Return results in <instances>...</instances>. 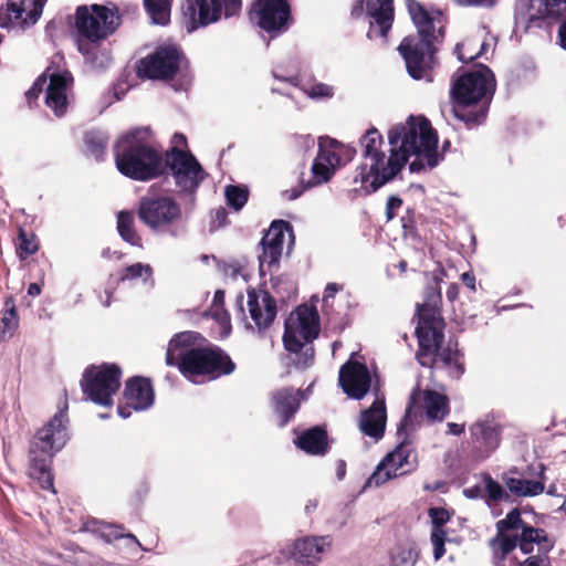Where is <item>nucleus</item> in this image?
<instances>
[{"label":"nucleus","mask_w":566,"mask_h":566,"mask_svg":"<svg viewBox=\"0 0 566 566\" xmlns=\"http://www.w3.org/2000/svg\"><path fill=\"white\" fill-rule=\"evenodd\" d=\"M415 318L418 363L430 369H446L451 378L459 379L465 371L463 354L458 348V340L450 338L444 344L447 324L442 316V295L438 276H434L432 284L424 289L423 301L416 305Z\"/></svg>","instance_id":"nucleus-1"},{"label":"nucleus","mask_w":566,"mask_h":566,"mask_svg":"<svg viewBox=\"0 0 566 566\" xmlns=\"http://www.w3.org/2000/svg\"><path fill=\"white\" fill-rule=\"evenodd\" d=\"M406 6L417 33L405 36L397 50L410 77L432 82L440 65L438 52L446 36V19L441 11L430 12L417 0H406Z\"/></svg>","instance_id":"nucleus-2"},{"label":"nucleus","mask_w":566,"mask_h":566,"mask_svg":"<svg viewBox=\"0 0 566 566\" xmlns=\"http://www.w3.org/2000/svg\"><path fill=\"white\" fill-rule=\"evenodd\" d=\"M67 391L63 390V401L57 412L32 437L29 447V474L40 488L54 492V476L51 465L54 455L70 439L67 423Z\"/></svg>","instance_id":"nucleus-3"},{"label":"nucleus","mask_w":566,"mask_h":566,"mask_svg":"<svg viewBox=\"0 0 566 566\" xmlns=\"http://www.w3.org/2000/svg\"><path fill=\"white\" fill-rule=\"evenodd\" d=\"M495 88V76L484 64L453 78L450 96L455 117L468 128L481 125L488 116Z\"/></svg>","instance_id":"nucleus-4"},{"label":"nucleus","mask_w":566,"mask_h":566,"mask_svg":"<svg viewBox=\"0 0 566 566\" xmlns=\"http://www.w3.org/2000/svg\"><path fill=\"white\" fill-rule=\"evenodd\" d=\"M113 150L116 168L125 177L149 181L161 176L164 154L151 145L149 128H133L123 134Z\"/></svg>","instance_id":"nucleus-5"},{"label":"nucleus","mask_w":566,"mask_h":566,"mask_svg":"<svg viewBox=\"0 0 566 566\" xmlns=\"http://www.w3.org/2000/svg\"><path fill=\"white\" fill-rule=\"evenodd\" d=\"M186 336V333H181L171 339L166 353V364L176 366L186 379L197 384L199 378L216 380L235 371L237 364L217 345L185 348L175 356L172 346H178Z\"/></svg>","instance_id":"nucleus-6"},{"label":"nucleus","mask_w":566,"mask_h":566,"mask_svg":"<svg viewBox=\"0 0 566 566\" xmlns=\"http://www.w3.org/2000/svg\"><path fill=\"white\" fill-rule=\"evenodd\" d=\"M388 140L391 146L388 157L389 170L382 182L391 181L405 167L412 153L422 149L433 153V148H438L437 132L423 116H410L406 124L394 126L388 132ZM429 158L430 164H434L433 154L429 155Z\"/></svg>","instance_id":"nucleus-7"},{"label":"nucleus","mask_w":566,"mask_h":566,"mask_svg":"<svg viewBox=\"0 0 566 566\" xmlns=\"http://www.w3.org/2000/svg\"><path fill=\"white\" fill-rule=\"evenodd\" d=\"M120 24L117 10L103 4L78 6L74 14L77 50L83 55L93 53L92 44L113 34Z\"/></svg>","instance_id":"nucleus-8"},{"label":"nucleus","mask_w":566,"mask_h":566,"mask_svg":"<svg viewBox=\"0 0 566 566\" xmlns=\"http://www.w3.org/2000/svg\"><path fill=\"white\" fill-rule=\"evenodd\" d=\"M363 147V157L369 160V164H361L354 176V184H359L366 193L377 191L387 182L382 178L387 177L389 170L388 158L381 150L384 139L376 128L368 129L360 139Z\"/></svg>","instance_id":"nucleus-9"},{"label":"nucleus","mask_w":566,"mask_h":566,"mask_svg":"<svg viewBox=\"0 0 566 566\" xmlns=\"http://www.w3.org/2000/svg\"><path fill=\"white\" fill-rule=\"evenodd\" d=\"M122 368L115 363L87 366L80 381L85 399L103 407H112L120 388Z\"/></svg>","instance_id":"nucleus-10"},{"label":"nucleus","mask_w":566,"mask_h":566,"mask_svg":"<svg viewBox=\"0 0 566 566\" xmlns=\"http://www.w3.org/2000/svg\"><path fill=\"white\" fill-rule=\"evenodd\" d=\"M161 176L170 174L182 193L193 195L205 179V170L189 151L171 146L164 153Z\"/></svg>","instance_id":"nucleus-11"},{"label":"nucleus","mask_w":566,"mask_h":566,"mask_svg":"<svg viewBox=\"0 0 566 566\" xmlns=\"http://www.w3.org/2000/svg\"><path fill=\"white\" fill-rule=\"evenodd\" d=\"M321 332L319 315L314 306H297L284 323L283 345L290 353H298L306 343L316 339Z\"/></svg>","instance_id":"nucleus-12"},{"label":"nucleus","mask_w":566,"mask_h":566,"mask_svg":"<svg viewBox=\"0 0 566 566\" xmlns=\"http://www.w3.org/2000/svg\"><path fill=\"white\" fill-rule=\"evenodd\" d=\"M504 549L518 548L527 557L518 562L517 566H552L549 553L555 546V539L548 535L546 530L535 527L522 520L520 530V542H506Z\"/></svg>","instance_id":"nucleus-13"},{"label":"nucleus","mask_w":566,"mask_h":566,"mask_svg":"<svg viewBox=\"0 0 566 566\" xmlns=\"http://www.w3.org/2000/svg\"><path fill=\"white\" fill-rule=\"evenodd\" d=\"M397 434L401 438L400 442L395 450L387 453L377 465L375 472L368 480L370 484L379 486L392 478L410 473L417 469V452L412 448V441L407 433V429L399 434L398 428Z\"/></svg>","instance_id":"nucleus-14"},{"label":"nucleus","mask_w":566,"mask_h":566,"mask_svg":"<svg viewBox=\"0 0 566 566\" xmlns=\"http://www.w3.org/2000/svg\"><path fill=\"white\" fill-rule=\"evenodd\" d=\"M241 10L242 0H186L182 7L190 31L216 23L222 17H238Z\"/></svg>","instance_id":"nucleus-15"},{"label":"nucleus","mask_w":566,"mask_h":566,"mask_svg":"<svg viewBox=\"0 0 566 566\" xmlns=\"http://www.w3.org/2000/svg\"><path fill=\"white\" fill-rule=\"evenodd\" d=\"M137 216L149 229L158 231L179 223L182 210L169 196H146L139 200Z\"/></svg>","instance_id":"nucleus-16"},{"label":"nucleus","mask_w":566,"mask_h":566,"mask_svg":"<svg viewBox=\"0 0 566 566\" xmlns=\"http://www.w3.org/2000/svg\"><path fill=\"white\" fill-rule=\"evenodd\" d=\"M249 15L272 38L285 33L294 21L289 0H254Z\"/></svg>","instance_id":"nucleus-17"},{"label":"nucleus","mask_w":566,"mask_h":566,"mask_svg":"<svg viewBox=\"0 0 566 566\" xmlns=\"http://www.w3.org/2000/svg\"><path fill=\"white\" fill-rule=\"evenodd\" d=\"M184 60V53L177 46H158L153 53L139 60L137 74L149 80H172Z\"/></svg>","instance_id":"nucleus-18"},{"label":"nucleus","mask_w":566,"mask_h":566,"mask_svg":"<svg viewBox=\"0 0 566 566\" xmlns=\"http://www.w3.org/2000/svg\"><path fill=\"white\" fill-rule=\"evenodd\" d=\"M415 408L424 412L428 422H442L450 413V399L447 395L433 389L416 388L410 395L406 413L399 423V434L412 426L411 415Z\"/></svg>","instance_id":"nucleus-19"},{"label":"nucleus","mask_w":566,"mask_h":566,"mask_svg":"<svg viewBox=\"0 0 566 566\" xmlns=\"http://www.w3.org/2000/svg\"><path fill=\"white\" fill-rule=\"evenodd\" d=\"M522 513L521 510L514 507L504 518L495 523L496 534L489 542V545L494 555V566H505L507 556L515 549H504L506 542H520V530L522 528Z\"/></svg>","instance_id":"nucleus-20"},{"label":"nucleus","mask_w":566,"mask_h":566,"mask_svg":"<svg viewBox=\"0 0 566 566\" xmlns=\"http://www.w3.org/2000/svg\"><path fill=\"white\" fill-rule=\"evenodd\" d=\"M123 399L125 405H119L117 411L124 419L132 415V410H147L155 401V389L151 380L143 376L128 378L125 382Z\"/></svg>","instance_id":"nucleus-21"},{"label":"nucleus","mask_w":566,"mask_h":566,"mask_svg":"<svg viewBox=\"0 0 566 566\" xmlns=\"http://www.w3.org/2000/svg\"><path fill=\"white\" fill-rule=\"evenodd\" d=\"M45 0H8L6 7L0 8V27H29L33 25L42 14Z\"/></svg>","instance_id":"nucleus-22"},{"label":"nucleus","mask_w":566,"mask_h":566,"mask_svg":"<svg viewBox=\"0 0 566 566\" xmlns=\"http://www.w3.org/2000/svg\"><path fill=\"white\" fill-rule=\"evenodd\" d=\"M248 308L258 333L263 335L277 315L275 297L266 290H248Z\"/></svg>","instance_id":"nucleus-23"},{"label":"nucleus","mask_w":566,"mask_h":566,"mask_svg":"<svg viewBox=\"0 0 566 566\" xmlns=\"http://www.w3.org/2000/svg\"><path fill=\"white\" fill-rule=\"evenodd\" d=\"M338 381L349 398L360 400L369 391L371 378L365 364L348 360L339 369Z\"/></svg>","instance_id":"nucleus-24"},{"label":"nucleus","mask_w":566,"mask_h":566,"mask_svg":"<svg viewBox=\"0 0 566 566\" xmlns=\"http://www.w3.org/2000/svg\"><path fill=\"white\" fill-rule=\"evenodd\" d=\"M286 231L292 233V227L287 221L274 220L271 223L269 230L261 240L263 250L262 254L259 256L261 266H263L264 263H266L270 269L273 265H279L283 252Z\"/></svg>","instance_id":"nucleus-25"},{"label":"nucleus","mask_w":566,"mask_h":566,"mask_svg":"<svg viewBox=\"0 0 566 566\" xmlns=\"http://www.w3.org/2000/svg\"><path fill=\"white\" fill-rule=\"evenodd\" d=\"M516 470H511L502 474V481L506 489L517 497H533L545 491L546 467L543 463L537 464L535 480H528L524 476H513Z\"/></svg>","instance_id":"nucleus-26"},{"label":"nucleus","mask_w":566,"mask_h":566,"mask_svg":"<svg viewBox=\"0 0 566 566\" xmlns=\"http://www.w3.org/2000/svg\"><path fill=\"white\" fill-rule=\"evenodd\" d=\"M387 422V409L385 398H376L369 408L363 410L359 416V430L375 441L385 434Z\"/></svg>","instance_id":"nucleus-27"},{"label":"nucleus","mask_w":566,"mask_h":566,"mask_svg":"<svg viewBox=\"0 0 566 566\" xmlns=\"http://www.w3.org/2000/svg\"><path fill=\"white\" fill-rule=\"evenodd\" d=\"M73 83L70 73H53L50 76V83L46 86L45 104L50 107L55 116L61 117L67 109L66 92Z\"/></svg>","instance_id":"nucleus-28"},{"label":"nucleus","mask_w":566,"mask_h":566,"mask_svg":"<svg viewBox=\"0 0 566 566\" xmlns=\"http://www.w3.org/2000/svg\"><path fill=\"white\" fill-rule=\"evenodd\" d=\"M272 408L283 428L294 418L301 406L300 390L292 387L281 388L272 394Z\"/></svg>","instance_id":"nucleus-29"},{"label":"nucleus","mask_w":566,"mask_h":566,"mask_svg":"<svg viewBox=\"0 0 566 566\" xmlns=\"http://www.w3.org/2000/svg\"><path fill=\"white\" fill-rule=\"evenodd\" d=\"M471 442L482 458L489 457L500 443V429L489 421H476L470 427Z\"/></svg>","instance_id":"nucleus-30"},{"label":"nucleus","mask_w":566,"mask_h":566,"mask_svg":"<svg viewBox=\"0 0 566 566\" xmlns=\"http://www.w3.org/2000/svg\"><path fill=\"white\" fill-rule=\"evenodd\" d=\"M294 444L310 455H325L331 449L327 430L321 426L303 431Z\"/></svg>","instance_id":"nucleus-31"},{"label":"nucleus","mask_w":566,"mask_h":566,"mask_svg":"<svg viewBox=\"0 0 566 566\" xmlns=\"http://www.w3.org/2000/svg\"><path fill=\"white\" fill-rule=\"evenodd\" d=\"M329 545L331 542L325 536L300 538L294 543L293 557L298 563L311 565L321 559L325 546Z\"/></svg>","instance_id":"nucleus-32"},{"label":"nucleus","mask_w":566,"mask_h":566,"mask_svg":"<svg viewBox=\"0 0 566 566\" xmlns=\"http://www.w3.org/2000/svg\"><path fill=\"white\" fill-rule=\"evenodd\" d=\"M338 167L334 165L329 150L326 149L322 137L318 142V151L312 165L313 180L308 186H316L329 181Z\"/></svg>","instance_id":"nucleus-33"},{"label":"nucleus","mask_w":566,"mask_h":566,"mask_svg":"<svg viewBox=\"0 0 566 566\" xmlns=\"http://www.w3.org/2000/svg\"><path fill=\"white\" fill-rule=\"evenodd\" d=\"M366 9L379 28V34L387 36L395 17L394 0H366Z\"/></svg>","instance_id":"nucleus-34"},{"label":"nucleus","mask_w":566,"mask_h":566,"mask_svg":"<svg viewBox=\"0 0 566 566\" xmlns=\"http://www.w3.org/2000/svg\"><path fill=\"white\" fill-rule=\"evenodd\" d=\"M116 219V229L122 240L132 247L144 249L143 238L136 229L134 212L120 210Z\"/></svg>","instance_id":"nucleus-35"},{"label":"nucleus","mask_w":566,"mask_h":566,"mask_svg":"<svg viewBox=\"0 0 566 566\" xmlns=\"http://www.w3.org/2000/svg\"><path fill=\"white\" fill-rule=\"evenodd\" d=\"M20 316L15 305L13 295H9L4 300L3 308L0 317V339L7 340L13 337L19 328Z\"/></svg>","instance_id":"nucleus-36"},{"label":"nucleus","mask_w":566,"mask_h":566,"mask_svg":"<svg viewBox=\"0 0 566 566\" xmlns=\"http://www.w3.org/2000/svg\"><path fill=\"white\" fill-rule=\"evenodd\" d=\"M83 142L86 153L93 156L97 161L104 159L107 150L109 136L101 129H91L84 133Z\"/></svg>","instance_id":"nucleus-37"},{"label":"nucleus","mask_w":566,"mask_h":566,"mask_svg":"<svg viewBox=\"0 0 566 566\" xmlns=\"http://www.w3.org/2000/svg\"><path fill=\"white\" fill-rule=\"evenodd\" d=\"M322 142H324L326 149L329 150L334 165L338 168L350 163L356 156V149L354 147L344 145L334 138L322 137Z\"/></svg>","instance_id":"nucleus-38"},{"label":"nucleus","mask_w":566,"mask_h":566,"mask_svg":"<svg viewBox=\"0 0 566 566\" xmlns=\"http://www.w3.org/2000/svg\"><path fill=\"white\" fill-rule=\"evenodd\" d=\"M40 248L36 234L24 228H19L17 255L20 260H27L30 255L38 252Z\"/></svg>","instance_id":"nucleus-39"},{"label":"nucleus","mask_w":566,"mask_h":566,"mask_svg":"<svg viewBox=\"0 0 566 566\" xmlns=\"http://www.w3.org/2000/svg\"><path fill=\"white\" fill-rule=\"evenodd\" d=\"M172 0H144V6L151 21L166 25L170 21Z\"/></svg>","instance_id":"nucleus-40"},{"label":"nucleus","mask_w":566,"mask_h":566,"mask_svg":"<svg viewBox=\"0 0 566 566\" xmlns=\"http://www.w3.org/2000/svg\"><path fill=\"white\" fill-rule=\"evenodd\" d=\"M482 476L485 489V502L489 505L509 500V494L497 481H495L489 473H484Z\"/></svg>","instance_id":"nucleus-41"},{"label":"nucleus","mask_w":566,"mask_h":566,"mask_svg":"<svg viewBox=\"0 0 566 566\" xmlns=\"http://www.w3.org/2000/svg\"><path fill=\"white\" fill-rule=\"evenodd\" d=\"M224 196L227 203L235 211L241 210L249 199V190L247 187L229 185L226 187Z\"/></svg>","instance_id":"nucleus-42"},{"label":"nucleus","mask_w":566,"mask_h":566,"mask_svg":"<svg viewBox=\"0 0 566 566\" xmlns=\"http://www.w3.org/2000/svg\"><path fill=\"white\" fill-rule=\"evenodd\" d=\"M433 156H434V164H430L431 159L429 158V155H431V151H427V149L417 150V153H412L411 155L415 156V159L409 164V169L411 172H420L421 170H424L426 168L432 169L434 168L439 160L440 156L438 154V148H433Z\"/></svg>","instance_id":"nucleus-43"},{"label":"nucleus","mask_w":566,"mask_h":566,"mask_svg":"<svg viewBox=\"0 0 566 566\" xmlns=\"http://www.w3.org/2000/svg\"><path fill=\"white\" fill-rule=\"evenodd\" d=\"M144 275L146 277H150L153 275V268L149 264L137 262L125 266L120 271L119 281L125 282L136 280Z\"/></svg>","instance_id":"nucleus-44"},{"label":"nucleus","mask_w":566,"mask_h":566,"mask_svg":"<svg viewBox=\"0 0 566 566\" xmlns=\"http://www.w3.org/2000/svg\"><path fill=\"white\" fill-rule=\"evenodd\" d=\"M451 539L448 537V530H431L430 542L433 547L434 560L441 559L446 554V543Z\"/></svg>","instance_id":"nucleus-45"},{"label":"nucleus","mask_w":566,"mask_h":566,"mask_svg":"<svg viewBox=\"0 0 566 566\" xmlns=\"http://www.w3.org/2000/svg\"><path fill=\"white\" fill-rule=\"evenodd\" d=\"M543 4L546 18L566 19V0H543Z\"/></svg>","instance_id":"nucleus-46"},{"label":"nucleus","mask_w":566,"mask_h":566,"mask_svg":"<svg viewBox=\"0 0 566 566\" xmlns=\"http://www.w3.org/2000/svg\"><path fill=\"white\" fill-rule=\"evenodd\" d=\"M431 518V530H447L446 524L451 518V513L443 507H431L428 511Z\"/></svg>","instance_id":"nucleus-47"},{"label":"nucleus","mask_w":566,"mask_h":566,"mask_svg":"<svg viewBox=\"0 0 566 566\" xmlns=\"http://www.w3.org/2000/svg\"><path fill=\"white\" fill-rule=\"evenodd\" d=\"M473 44V41L472 40H467L462 43H458L455 45V49H454V53L457 54L458 59L463 62V63H470L472 61H474L475 59H478L480 55L483 54L484 50H485V46L486 44L485 43H482L481 44V48L478 52H474V53H470V54H467L464 52V49L465 46H470Z\"/></svg>","instance_id":"nucleus-48"},{"label":"nucleus","mask_w":566,"mask_h":566,"mask_svg":"<svg viewBox=\"0 0 566 566\" xmlns=\"http://www.w3.org/2000/svg\"><path fill=\"white\" fill-rule=\"evenodd\" d=\"M45 85L46 76L45 74H42L34 81L32 86L25 92V98L29 105H32L39 98Z\"/></svg>","instance_id":"nucleus-49"},{"label":"nucleus","mask_w":566,"mask_h":566,"mask_svg":"<svg viewBox=\"0 0 566 566\" xmlns=\"http://www.w3.org/2000/svg\"><path fill=\"white\" fill-rule=\"evenodd\" d=\"M416 212L415 209L408 208L406 213L401 217V226L406 233L410 235L417 234L416 228Z\"/></svg>","instance_id":"nucleus-50"},{"label":"nucleus","mask_w":566,"mask_h":566,"mask_svg":"<svg viewBox=\"0 0 566 566\" xmlns=\"http://www.w3.org/2000/svg\"><path fill=\"white\" fill-rule=\"evenodd\" d=\"M297 354L298 358L296 361V366L298 368H307L313 364L315 357V350L313 346L306 348L303 347L301 352H298Z\"/></svg>","instance_id":"nucleus-51"},{"label":"nucleus","mask_w":566,"mask_h":566,"mask_svg":"<svg viewBox=\"0 0 566 566\" xmlns=\"http://www.w3.org/2000/svg\"><path fill=\"white\" fill-rule=\"evenodd\" d=\"M224 297H226L224 291H222V290L216 291V293L213 295V300H212V306H211V310L213 311L212 315L216 318H219L221 313L227 314V311L224 308Z\"/></svg>","instance_id":"nucleus-52"},{"label":"nucleus","mask_w":566,"mask_h":566,"mask_svg":"<svg viewBox=\"0 0 566 566\" xmlns=\"http://www.w3.org/2000/svg\"><path fill=\"white\" fill-rule=\"evenodd\" d=\"M402 205H403V200L398 196L392 195L387 199V203H386L387 221H390L396 217V214H397L396 211L399 208H401Z\"/></svg>","instance_id":"nucleus-53"},{"label":"nucleus","mask_w":566,"mask_h":566,"mask_svg":"<svg viewBox=\"0 0 566 566\" xmlns=\"http://www.w3.org/2000/svg\"><path fill=\"white\" fill-rule=\"evenodd\" d=\"M311 95L314 97H331L333 88L326 84H315L311 90Z\"/></svg>","instance_id":"nucleus-54"},{"label":"nucleus","mask_w":566,"mask_h":566,"mask_svg":"<svg viewBox=\"0 0 566 566\" xmlns=\"http://www.w3.org/2000/svg\"><path fill=\"white\" fill-rule=\"evenodd\" d=\"M213 222H216L218 227H223L229 222L228 211L226 208L219 207L218 209L214 210Z\"/></svg>","instance_id":"nucleus-55"},{"label":"nucleus","mask_w":566,"mask_h":566,"mask_svg":"<svg viewBox=\"0 0 566 566\" xmlns=\"http://www.w3.org/2000/svg\"><path fill=\"white\" fill-rule=\"evenodd\" d=\"M342 290V285L337 284V283H328L325 287V293H324V297H323V305H327L328 303V300L329 298H333L335 296V294Z\"/></svg>","instance_id":"nucleus-56"},{"label":"nucleus","mask_w":566,"mask_h":566,"mask_svg":"<svg viewBox=\"0 0 566 566\" xmlns=\"http://www.w3.org/2000/svg\"><path fill=\"white\" fill-rule=\"evenodd\" d=\"M463 494L467 499L476 500L482 497V488L480 485H473L463 490Z\"/></svg>","instance_id":"nucleus-57"},{"label":"nucleus","mask_w":566,"mask_h":566,"mask_svg":"<svg viewBox=\"0 0 566 566\" xmlns=\"http://www.w3.org/2000/svg\"><path fill=\"white\" fill-rule=\"evenodd\" d=\"M461 280L465 286L475 292V275L472 272H464Z\"/></svg>","instance_id":"nucleus-58"},{"label":"nucleus","mask_w":566,"mask_h":566,"mask_svg":"<svg viewBox=\"0 0 566 566\" xmlns=\"http://www.w3.org/2000/svg\"><path fill=\"white\" fill-rule=\"evenodd\" d=\"M447 427H448L447 433L453 434V436H461L465 429L464 423L460 424V423H455V422H449Z\"/></svg>","instance_id":"nucleus-59"},{"label":"nucleus","mask_w":566,"mask_h":566,"mask_svg":"<svg viewBox=\"0 0 566 566\" xmlns=\"http://www.w3.org/2000/svg\"><path fill=\"white\" fill-rule=\"evenodd\" d=\"M458 296H459V285L457 283H451L447 290V298H448V301L453 302L458 298Z\"/></svg>","instance_id":"nucleus-60"},{"label":"nucleus","mask_w":566,"mask_h":566,"mask_svg":"<svg viewBox=\"0 0 566 566\" xmlns=\"http://www.w3.org/2000/svg\"><path fill=\"white\" fill-rule=\"evenodd\" d=\"M558 39L560 46L566 50V19L562 21L558 28Z\"/></svg>","instance_id":"nucleus-61"},{"label":"nucleus","mask_w":566,"mask_h":566,"mask_svg":"<svg viewBox=\"0 0 566 566\" xmlns=\"http://www.w3.org/2000/svg\"><path fill=\"white\" fill-rule=\"evenodd\" d=\"M123 531H124L123 526H116L112 531L111 535H113L115 538L128 537V538L133 539L134 542L138 543V541L134 534L124 535Z\"/></svg>","instance_id":"nucleus-62"},{"label":"nucleus","mask_w":566,"mask_h":566,"mask_svg":"<svg viewBox=\"0 0 566 566\" xmlns=\"http://www.w3.org/2000/svg\"><path fill=\"white\" fill-rule=\"evenodd\" d=\"M346 474V462L344 460H338L336 467V475L339 480H342Z\"/></svg>","instance_id":"nucleus-63"},{"label":"nucleus","mask_w":566,"mask_h":566,"mask_svg":"<svg viewBox=\"0 0 566 566\" xmlns=\"http://www.w3.org/2000/svg\"><path fill=\"white\" fill-rule=\"evenodd\" d=\"M42 292V287L39 283H31L28 287V294L30 296H38Z\"/></svg>","instance_id":"nucleus-64"}]
</instances>
